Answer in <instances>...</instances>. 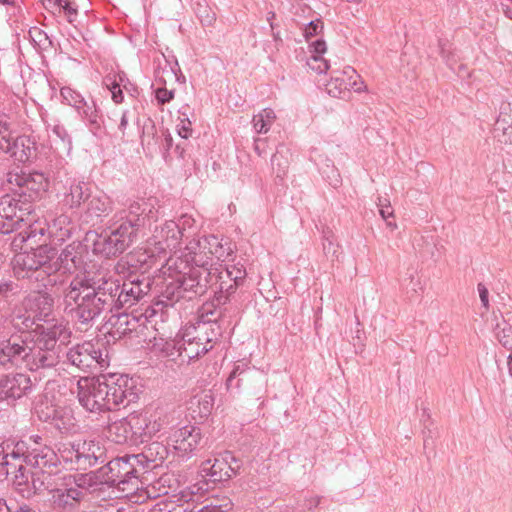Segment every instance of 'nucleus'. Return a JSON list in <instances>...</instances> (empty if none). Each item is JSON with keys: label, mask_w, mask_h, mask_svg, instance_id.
I'll return each instance as SVG.
<instances>
[{"label": "nucleus", "mask_w": 512, "mask_h": 512, "mask_svg": "<svg viewBox=\"0 0 512 512\" xmlns=\"http://www.w3.org/2000/svg\"><path fill=\"white\" fill-rule=\"evenodd\" d=\"M77 397L84 409L100 413L135 401L137 394L132 381L121 375L115 380L82 377L77 381Z\"/></svg>", "instance_id": "1"}, {"label": "nucleus", "mask_w": 512, "mask_h": 512, "mask_svg": "<svg viewBox=\"0 0 512 512\" xmlns=\"http://www.w3.org/2000/svg\"><path fill=\"white\" fill-rule=\"evenodd\" d=\"M70 336L71 330L64 321L42 326L34 340H23L22 361L31 371L54 367L59 362L60 346L66 344Z\"/></svg>", "instance_id": "2"}, {"label": "nucleus", "mask_w": 512, "mask_h": 512, "mask_svg": "<svg viewBox=\"0 0 512 512\" xmlns=\"http://www.w3.org/2000/svg\"><path fill=\"white\" fill-rule=\"evenodd\" d=\"M64 311L81 324H90L106 307V300L96 293L95 283L74 278L63 290Z\"/></svg>", "instance_id": "3"}, {"label": "nucleus", "mask_w": 512, "mask_h": 512, "mask_svg": "<svg viewBox=\"0 0 512 512\" xmlns=\"http://www.w3.org/2000/svg\"><path fill=\"white\" fill-rule=\"evenodd\" d=\"M143 471L138 458L132 455L115 458L99 470L102 482L116 486L125 496L133 494L140 488L139 475Z\"/></svg>", "instance_id": "4"}, {"label": "nucleus", "mask_w": 512, "mask_h": 512, "mask_svg": "<svg viewBox=\"0 0 512 512\" xmlns=\"http://www.w3.org/2000/svg\"><path fill=\"white\" fill-rule=\"evenodd\" d=\"M156 220L157 210L155 209L154 201L151 199H139L129 205L126 220L112 233L119 238V241L123 243V247L127 249L137 240L140 228Z\"/></svg>", "instance_id": "5"}, {"label": "nucleus", "mask_w": 512, "mask_h": 512, "mask_svg": "<svg viewBox=\"0 0 512 512\" xmlns=\"http://www.w3.org/2000/svg\"><path fill=\"white\" fill-rule=\"evenodd\" d=\"M211 326L206 323L185 326L171 343L177 350V357L181 362L189 363L191 360L207 353L211 348L209 337Z\"/></svg>", "instance_id": "6"}, {"label": "nucleus", "mask_w": 512, "mask_h": 512, "mask_svg": "<svg viewBox=\"0 0 512 512\" xmlns=\"http://www.w3.org/2000/svg\"><path fill=\"white\" fill-rule=\"evenodd\" d=\"M6 183L11 191L29 201L41 199L49 187V179L44 173L20 167L6 174Z\"/></svg>", "instance_id": "7"}, {"label": "nucleus", "mask_w": 512, "mask_h": 512, "mask_svg": "<svg viewBox=\"0 0 512 512\" xmlns=\"http://www.w3.org/2000/svg\"><path fill=\"white\" fill-rule=\"evenodd\" d=\"M56 256V249L48 245H40L31 251L21 252L14 256L12 267L17 278H29L32 273L42 268L44 273L51 274V261Z\"/></svg>", "instance_id": "8"}, {"label": "nucleus", "mask_w": 512, "mask_h": 512, "mask_svg": "<svg viewBox=\"0 0 512 512\" xmlns=\"http://www.w3.org/2000/svg\"><path fill=\"white\" fill-rule=\"evenodd\" d=\"M67 360L80 370L96 371L109 366L106 350H101L92 342H84L67 352Z\"/></svg>", "instance_id": "9"}, {"label": "nucleus", "mask_w": 512, "mask_h": 512, "mask_svg": "<svg viewBox=\"0 0 512 512\" xmlns=\"http://www.w3.org/2000/svg\"><path fill=\"white\" fill-rule=\"evenodd\" d=\"M183 236L180 225L173 220L166 221L161 227H156L147 244L150 257L174 251L180 244Z\"/></svg>", "instance_id": "10"}, {"label": "nucleus", "mask_w": 512, "mask_h": 512, "mask_svg": "<svg viewBox=\"0 0 512 512\" xmlns=\"http://www.w3.org/2000/svg\"><path fill=\"white\" fill-rule=\"evenodd\" d=\"M131 420L134 441L140 440L141 442L151 439L172 424L171 416L160 411L132 413Z\"/></svg>", "instance_id": "11"}, {"label": "nucleus", "mask_w": 512, "mask_h": 512, "mask_svg": "<svg viewBox=\"0 0 512 512\" xmlns=\"http://www.w3.org/2000/svg\"><path fill=\"white\" fill-rule=\"evenodd\" d=\"M201 440L202 433L199 427L185 425L170 433L167 444L177 457L189 459L197 450Z\"/></svg>", "instance_id": "12"}, {"label": "nucleus", "mask_w": 512, "mask_h": 512, "mask_svg": "<svg viewBox=\"0 0 512 512\" xmlns=\"http://www.w3.org/2000/svg\"><path fill=\"white\" fill-rule=\"evenodd\" d=\"M240 461L231 452L219 454L201 464V473L211 481H224L236 475L240 469Z\"/></svg>", "instance_id": "13"}, {"label": "nucleus", "mask_w": 512, "mask_h": 512, "mask_svg": "<svg viewBox=\"0 0 512 512\" xmlns=\"http://www.w3.org/2000/svg\"><path fill=\"white\" fill-rule=\"evenodd\" d=\"M212 268L188 267V271L180 273L176 278L177 287L185 292L203 294L213 281Z\"/></svg>", "instance_id": "14"}, {"label": "nucleus", "mask_w": 512, "mask_h": 512, "mask_svg": "<svg viewBox=\"0 0 512 512\" xmlns=\"http://www.w3.org/2000/svg\"><path fill=\"white\" fill-rule=\"evenodd\" d=\"M364 89L363 81L352 66L345 70L333 71L331 79L326 83V90L333 97H341L349 90L360 92Z\"/></svg>", "instance_id": "15"}, {"label": "nucleus", "mask_w": 512, "mask_h": 512, "mask_svg": "<svg viewBox=\"0 0 512 512\" xmlns=\"http://www.w3.org/2000/svg\"><path fill=\"white\" fill-rule=\"evenodd\" d=\"M85 252L86 247L81 242H72L59 255L56 252L49 270L52 273L59 270H63L64 273H73L82 267Z\"/></svg>", "instance_id": "16"}, {"label": "nucleus", "mask_w": 512, "mask_h": 512, "mask_svg": "<svg viewBox=\"0 0 512 512\" xmlns=\"http://www.w3.org/2000/svg\"><path fill=\"white\" fill-rule=\"evenodd\" d=\"M31 386V380L26 374L6 375L0 379V401L12 403L26 395Z\"/></svg>", "instance_id": "17"}, {"label": "nucleus", "mask_w": 512, "mask_h": 512, "mask_svg": "<svg viewBox=\"0 0 512 512\" xmlns=\"http://www.w3.org/2000/svg\"><path fill=\"white\" fill-rule=\"evenodd\" d=\"M24 221L18 201L9 195L0 197V233L9 234L20 227Z\"/></svg>", "instance_id": "18"}, {"label": "nucleus", "mask_w": 512, "mask_h": 512, "mask_svg": "<svg viewBox=\"0 0 512 512\" xmlns=\"http://www.w3.org/2000/svg\"><path fill=\"white\" fill-rule=\"evenodd\" d=\"M194 492L182 490L179 494L165 497L158 501L150 512H196Z\"/></svg>", "instance_id": "19"}, {"label": "nucleus", "mask_w": 512, "mask_h": 512, "mask_svg": "<svg viewBox=\"0 0 512 512\" xmlns=\"http://www.w3.org/2000/svg\"><path fill=\"white\" fill-rule=\"evenodd\" d=\"M27 463L39 469L42 473L51 475L58 471L60 458L52 448L43 446L31 449L29 456H27Z\"/></svg>", "instance_id": "20"}, {"label": "nucleus", "mask_w": 512, "mask_h": 512, "mask_svg": "<svg viewBox=\"0 0 512 512\" xmlns=\"http://www.w3.org/2000/svg\"><path fill=\"white\" fill-rule=\"evenodd\" d=\"M29 446L25 441H18L14 446L0 455V465L6 466V474L21 472L23 463H27V456L30 454Z\"/></svg>", "instance_id": "21"}, {"label": "nucleus", "mask_w": 512, "mask_h": 512, "mask_svg": "<svg viewBox=\"0 0 512 512\" xmlns=\"http://www.w3.org/2000/svg\"><path fill=\"white\" fill-rule=\"evenodd\" d=\"M149 289L150 287L148 283L144 284L138 280L124 282L122 285H120V292L118 298L116 299V306H132L144 295H146Z\"/></svg>", "instance_id": "22"}, {"label": "nucleus", "mask_w": 512, "mask_h": 512, "mask_svg": "<svg viewBox=\"0 0 512 512\" xmlns=\"http://www.w3.org/2000/svg\"><path fill=\"white\" fill-rule=\"evenodd\" d=\"M498 142L512 145V104L503 102L500 105L499 116L494 128Z\"/></svg>", "instance_id": "23"}, {"label": "nucleus", "mask_w": 512, "mask_h": 512, "mask_svg": "<svg viewBox=\"0 0 512 512\" xmlns=\"http://www.w3.org/2000/svg\"><path fill=\"white\" fill-rule=\"evenodd\" d=\"M186 262H191L196 267L208 268L209 257L207 253L206 237L192 239L185 247L182 255Z\"/></svg>", "instance_id": "24"}, {"label": "nucleus", "mask_w": 512, "mask_h": 512, "mask_svg": "<svg viewBox=\"0 0 512 512\" xmlns=\"http://www.w3.org/2000/svg\"><path fill=\"white\" fill-rule=\"evenodd\" d=\"M107 438L117 444L134 440L131 414L125 418L111 422L107 427Z\"/></svg>", "instance_id": "25"}, {"label": "nucleus", "mask_w": 512, "mask_h": 512, "mask_svg": "<svg viewBox=\"0 0 512 512\" xmlns=\"http://www.w3.org/2000/svg\"><path fill=\"white\" fill-rule=\"evenodd\" d=\"M9 151H5L15 160L25 163L35 156V142L28 136L13 137Z\"/></svg>", "instance_id": "26"}, {"label": "nucleus", "mask_w": 512, "mask_h": 512, "mask_svg": "<svg viewBox=\"0 0 512 512\" xmlns=\"http://www.w3.org/2000/svg\"><path fill=\"white\" fill-rule=\"evenodd\" d=\"M77 486L67 489H53L51 491L52 503L59 508L72 509L84 496L83 491L79 489L81 484H77Z\"/></svg>", "instance_id": "27"}, {"label": "nucleus", "mask_w": 512, "mask_h": 512, "mask_svg": "<svg viewBox=\"0 0 512 512\" xmlns=\"http://www.w3.org/2000/svg\"><path fill=\"white\" fill-rule=\"evenodd\" d=\"M168 454L167 447L160 442H152L149 444L142 453L134 454L138 458V462L141 468H149L150 463H154V466L159 465L164 461Z\"/></svg>", "instance_id": "28"}, {"label": "nucleus", "mask_w": 512, "mask_h": 512, "mask_svg": "<svg viewBox=\"0 0 512 512\" xmlns=\"http://www.w3.org/2000/svg\"><path fill=\"white\" fill-rule=\"evenodd\" d=\"M43 419L50 421L61 433L70 432L75 428V419L68 408H53L51 412H47L43 416Z\"/></svg>", "instance_id": "29"}, {"label": "nucleus", "mask_w": 512, "mask_h": 512, "mask_svg": "<svg viewBox=\"0 0 512 512\" xmlns=\"http://www.w3.org/2000/svg\"><path fill=\"white\" fill-rule=\"evenodd\" d=\"M89 196V184L85 181L73 180L69 191L64 195L63 202L69 208H78Z\"/></svg>", "instance_id": "30"}, {"label": "nucleus", "mask_w": 512, "mask_h": 512, "mask_svg": "<svg viewBox=\"0 0 512 512\" xmlns=\"http://www.w3.org/2000/svg\"><path fill=\"white\" fill-rule=\"evenodd\" d=\"M125 250L123 243L112 232L108 236H98L93 244L94 253L105 257L115 256Z\"/></svg>", "instance_id": "31"}, {"label": "nucleus", "mask_w": 512, "mask_h": 512, "mask_svg": "<svg viewBox=\"0 0 512 512\" xmlns=\"http://www.w3.org/2000/svg\"><path fill=\"white\" fill-rule=\"evenodd\" d=\"M23 352H25L23 340L11 338L6 342H2L0 344V365H5L8 362L22 361Z\"/></svg>", "instance_id": "32"}, {"label": "nucleus", "mask_w": 512, "mask_h": 512, "mask_svg": "<svg viewBox=\"0 0 512 512\" xmlns=\"http://www.w3.org/2000/svg\"><path fill=\"white\" fill-rule=\"evenodd\" d=\"M206 237L207 253L209 257V263L213 259L224 262L232 253L233 249L229 242H223L217 236L209 235Z\"/></svg>", "instance_id": "33"}, {"label": "nucleus", "mask_w": 512, "mask_h": 512, "mask_svg": "<svg viewBox=\"0 0 512 512\" xmlns=\"http://www.w3.org/2000/svg\"><path fill=\"white\" fill-rule=\"evenodd\" d=\"M206 237L207 253L209 257V263L213 259L224 262L232 253L233 249L229 242H223L217 236L209 235Z\"/></svg>", "instance_id": "34"}, {"label": "nucleus", "mask_w": 512, "mask_h": 512, "mask_svg": "<svg viewBox=\"0 0 512 512\" xmlns=\"http://www.w3.org/2000/svg\"><path fill=\"white\" fill-rule=\"evenodd\" d=\"M77 446L81 458V464L84 469L94 465L102 455L101 447L93 440L77 442Z\"/></svg>", "instance_id": "35"}, {"label": "nucleus", "mask_w": 512, "mask_h": 512, "mask_svg": "<svg viewBox=\"0 0 512 512\" xmlns=\"http://www.w3.org/2000/svg\"><path fill=\"white\" fill-rule=\"evenodd\" d=\"M51 146L59 152H69L71 150V138L66 129L60 123L51 127L49 132Z\"/></svg>", "instance_id": "36"}, {"label": "nucleus", "mask_w": 512, "mask_h": 512, "mask_svg": "<svg viewBox=\"0 0 512 512\" xmlns=\"http://www.w3.org/2000/svg\"><path fill=\"white\" fill-rule=\"evenodd\" d=\"M112 211L111 199L103 193L91 196L89 200L87 213L92 217L107 215Z\"/></svg>", "instance_id": "37"}, {"label": "nucleus", "mask_w": 512, "mask_h": 512, "mask_svg": "<svg viewBox=\"0 0 512 512\" xmlns=\"http://www.w3.org/2000/svg\"><path fill=\"white\" fill-rule=\"evenodd\" d=\"M213 279H228L235 281L236 284H240L246 276V271L243 266L232 265L223 267L220 265L218 268H212Z\"/></svg>", "instance_id": "38"}, {"label": "nucleus", "mask_w": 512, "mask_h": 512, "mask_svg": "<svg viewBox=\"0 0 512 512\" xmlns=\"http://www.w3.org/2000/svg\"><path fill=\"white\" fill-rule=\"evenodd\" d=\"M58 456L60 462L63 461L70 469H84L81 464L77 443L63 444L59 448Z\"/></svg>", "instance_id": "39"}, {"label": "nucleus", "mask_w": 512, "mask_h": 512, "mask_svg": "<svg viewBox=\"0 0 512 512\" xmlns=\"http://www.w3.org/2000/svg\"><path fill=\"white\" fill-rule=\"evenodd\" d=\"M276 120V114L273 109L265 108L252 118V125L256 133L266 134Z\"/></svg>", "instance_id": "40"}, {"label": "nucleus", "mask_w": 512, "mask_h": 512, "mask_svg": "<svg viewBox=\"0 0 512 512\" xmlns=\"http://www.w3.org/2000/svg\"><path fill=\"white\" fill-rule=\"evenodd\" d=\"M95 288L96 293L105 298L106 306L112 304L116 306V299L120 292V284L117 280H104L102 284L95 286Z\"/></svg>", "instance_id": "41"}, {"label": "nucleus", "mask_w": 512, "mask_h": 512, "mask_svg": "<svg viewBox=\"0 0 512 512\" xmlns=\"http://www.w3.org/2000/svg\"><path fill=\"white\" fill-rule=\"evenodd\" d=\"M32 302L35 307L36 316L39 318L47 317L52 312L54 299L51 295L39 293L34 296Z\"/></svg>", "instance_id": "42"}, {"label": "nucleus", "mask_w": 512, "mask_h": 512, "mask_svg": "<svg viewBox=\"0 0 512 512\" xmlns=\"http://www.w3.org/2000/svg\"><path fill=\"white\" fill-rule=\"evenodd\" d=\"M494 334L497 340L507 349H512V325L506 320L497 323L494 328Z\"/></svg>", "instance_id": "43"}, {"label": "nucleus", "mask_w": 512, "mask_h": 512, "mask_svg": "<svg viewBox=\"0 0 512 512\" xmlns=\"http://www.w3.org/2000/svg\"><path fill=\"white\" fill-rule=\"evenodd\" d=\"M26 236L23 237L25 240L37 239L38 237H44L46 234L52 235L50 224L47 223L46 220H37L34 223L30 224L27 231L25 232Z\"/></svg>", "instance_id": "44"}, {"label": "nucleus", "mask_w": 512, "mask_h": 512, "mask_svg": "<svg viewBox=\"0 0 512 512\" xmlns=\"http://www.w3.org/2000/svg\"><path fill=\"white\" fill-rule=\"evenodd\" d=\"M239 284H236L235 281H230L228 279H213L211 282V286H215L216 291L220 294L218 300L221 301L224 298L223 303H225L229 296L232 295Z\"/></svg>", "instance_id": "45"}, {"label": "nucleus", "mask_w": 512, "mask_h": 512, "mask_svg": "<svg viewBox=\"0 0 512 512\" xmlns=\"http://www.w3.org/2000/svg\"><path fill=\"white\" fill-rule=\"evenodd\" d=\"M128 83L129 80L124 72L115 71L113 69L103 78V85L107 89L126 88Z\"/></svg>", "instance_id": "46"}, {"label": "nucleus", "mask_w": 512, "mask_h": 512, "mask_svg": "<svg viewBox=\"0 0 512 512\" xmlns=\"http://www.w3.org/2000/svg\"><path fill=\"white\" fill-rule=\"evenodd\" d=\"M195 13L203 26H211L216 20V13L208 6L205 0L197 2Z\"/></svg>", "instance_id": "47"}, {"label": "nucleus", "mask_w": 512, "mask_h": 512, "mask_svg": "<svg viewBox=\"0 0 512 512\" xmlns=\"http://www.w3.org/2000/svg\"><path fill=\"white\" fill-rule=\"evenodd\" d=\"M60 94L63 100L70 106L75 107L76 109H81L85 105V100L83 96L73 90L70 87H62L60 90Z\"/></svg>", "instance_id": "48"}, {"label": "nucleus", "mask_w": 512, "mask_h": 512, "mask_svg": "<svg viewBox=\"0 0 512 512\" xmlns=\"http://www.w3.org/2000/svg\"><path fill=\"white\" fill-rule=\"evenodd\" d=\"M13 136L10 129V124L7 121L0 120V153L9 151L10 142Z\"/></svg>", "instance_id": "49"}, {"label": "nucleus", "mask_w": 512, "mask_h": 512, "mask_svg": "<svg viewBox=\"0 0 512 512\" xmlns=\"http://www.w3.org/2000/svg\"><path fill=\"white\" fill-rule=\"evenodd\" d=\"M49 2H53L55 6L64 10L70 23H73L76 20L78 14L77 7L70 0H49Z\"/></svg>", "instance_id": "50"}, {"label": "nucleus", "mask_w": 512, "mask_h": 512, "mask_svg": "<svg viewBox=\"0 0 512 512\" xmlns=\"http://www.w3.org/2000/svg\"><path fill=\"white\" fill-rule=\"evenodd\" d=\"M271 164L276 177L283 178L286 175L288 163L282 156L274 154L271 158Z\"/></svg>", "instance_id": "51"}, {"label": "nucleus", "mask_w": 512, "mask_h": 512, "mask_svg": "<svg viewBox=\"0 0 512 512\" xmlns=\"http://www.w3.org/2000/svg\"><path fill=\"white\" fill-rule=\"evenodd\" d=\"M162 76L168 77L169 79L174 78L179 83H185V76L180 70V66H164L162 69Z\"/></svg>", "instance_id": "52"}, {"label": "nucleus", "mask_w": 512, "mask_h": 512, "mask_svg": "<svg viewBox=\"0 0 512 512\" xmlns=\"http://www.w3.org/2000/svg\"><path fill=\"white\" fill-rule=\"evenodd\" d=\"M176 128L178 135L183 139H188L192 135V124L187 117H179V123Z\"/></svg>", "instance_id": "53"}, {"label": "nucleus", "mask_w": 512, "mask_h": 512, "mask_svg": "<svg viewBox=\"0 0 512 512\" xmlns=\"http://www.w3.org/2000/svg\"><path fill=\"white\" fill-rule=\"evenodd\" d=\"M18 293V285L12 281L0 282V297L9 298Z\"/></svg>", "instance_id": "54"}, {"label": "nucleus", "mask_w": 512, "mask_h": 512, "mask_svg": "<svg viewBox=\"0 0 512 512\" xmlns=\"http://www.w3.org/2000/svg\"><path fill=\"white\" fill-rule=\"evenodd\" d=\"M326 43L323 40H316L310 45V51L313 54L312 59L316 62L322 61L321 55L326 51Z\"/></svg>", "instance_id": "55"}, {"label": "nucleus", "mask_w": 512, "mask_h": 512, "mask_svg": "<svg viewBox=\"0 0 512 512\" xmlns=\"http://www.w3.org/2000/svg\"><path fill=\"white\" fill-rule=\"evenodd\" d=\"M230 506V503H226L224 505H218L213 503L202 506L198 505L196 512H228Z\"/></svg>", "instance_id": "56"}, {"label": "nucleus", "mask_w": 512, "mask_h": 512, "mask_svg": "<svg viewBox=\"0 0 512 512\" xmlns=\"http://www.w3.org/2000/svg\"><path fill=\"white\" fill-rule=\"evenodd\" d=\"M322 29H323V23L320 20L311 21L305 27L304 36L306 39H309L310 37H313V36L317 35L319 32H321Z\"/></svg>", "instance_id": "57"}, {"label": "nucleus", "mask_w": 512, "mask_h": 512, "mask_svg": "<svg viewBox=\"0 0 512 512\" xmlns=\"http://www.w3.org/2000/svg\"><path fill=\"white\" fill-rule=\"evenodd\" d=\"M378 206L380 207L379 213L385 221H387L390 217H393V209L391 208L387 199H384L383 201L379 199Z\"/></svg>", "instance_id": "58"}, {"label": "nucleus", "mask_w": 512, "mask_h": 512, "mask_svg": "<svg viewBox=\"0 0 512 512\" xmlns=\"http://www.w3.org/2000/svg\"><path fill=\"white\" fill-rule=\"evenodd\" d=\"M174 98V92L166 88H158L156 90V99L160 104L168 103Z\"/></svg>", "instance_id": "59"}, {"label": "nucleus", "mask_w": 512, "mask_h": 512, "mask_svg": "<svg viewBox=\"0 0 512 512\" xmlns=\"http://www.w3.org/2000/svg\"><path fill=\"white\" fill-rule=\"evenodd\" d=\"M199 403L203 406V410L200 411L201 417L209 415L213 407L211 395L205 394Z\"/></svg>", "instance_id": "60"}, {"label": "nucleus", "mask_w": 512, "mask_h": 512, "mask_svg": "<svg viewBox=\"0 0 512 512\" xmlns=\"http://www.w3.org/2000/svg\"><path fill=\"white\" fill-rule=\"evenodd\" d=\"M477 290L479 293V297H480L482 306L486 310H488L489 309V291H488L487 287L484 284L479 283L477 285Z\"/></svg>", "instance_id": "61"}, {"label": "nucleus", "mask_w": 512, "mask_h": 512, "mask_svg": "<svg viewBox=\"0 0 512 512\" xmlns=\"http://www.w3.org/2000/svg\"><path fill=\"white\" fill-rule=\"evenodd\" d=\"M29 35L31 37V39L37 43L38 45H40L43 41H47V36L45 33H43V31H41L40 29L38 28H33L29 31Z\"/></svg>", "instance_id": "62"}, {"label": "nucleus", "mask_w": 512, "mask_h": 512, "mask_svg": "<svg viewBox=\"0 0 512 512\" xmlns=\"http://www.w3.org/2000/svg\"><path fill=\"white\" fill-rule=\"evenodd\" d=\"M323 249L325 253L335 256L338 252V244H335L332 239L327 237L323 243Z\"/></svg>", "instance_id": "63"}, {"label": "nucleus", "mask_w": 512, "mask_h": 512, "mask_svg": "<svg viewBox=\"0 0 512 512\" xmlns=\"http://www.w3.org/2000/svg\"><path fill=\"white\" fill-rule=\"evenodd\" d=\"M174 342V339L171 340V341H166L164 344H163V347L161 348V351L165 354V356L167 357H172L174 358L175 356H177V350L175 348H173V346L171 345V343Z\"/></svg>", "instance_id": "64"}]
</instances>
